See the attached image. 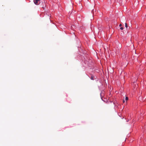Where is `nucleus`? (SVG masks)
<instances>
[{"label":"nucleus","instance_id":"obj_1","mask_svg":"<svg viewBox=\"0 0 146 146\" xmlns=\"http://www.w3.org/2000/svg\"><path fill=\"white\" fill-rule=\"evenodd\" d=\"M40 0H34V2L35 4L37 5H38L40 3Z\"/></svg>","mask_w":146,"mask_h":146},{"label":"nucleus","instance_id":"obj_2","mask_svg":"<svg viewBox=\"0 0 146 146\" xmlns=\"http://www.w3.org/2000/svg\"><path fill=\"white\" fill-rule=\"evenodd\" d=\"M128 100V97H125V100H126V101H127V100Z\"/></svg>","mask_w":146,"mask_h":146},{"label":"nucleus","instance_id":"obj_3","mask_svg":"<svg viewBox=\"0 0 146 146\" xmlns=\"http://www.w3.org/2000/svg\"><path fill=\"white\" fill-rule=\"evenodd\" d=\"M125 27L127 28L128 27V26H127V23H125Z\"/></svg>","mask_w":146,"mask_h":146},{"label":"nucleus","instance_id":"obj_4","mask_svg":"<svg viewBox=\"0 0 146 146\" xmlns=\"http://www.w3.org/2000/svg\"><path fill=\"white\" fill-rule=\"evenodd\" d=\"M91 79L92 80H94V76H91Z\"/></svg>","mask_w":146,"mask_h":146},{"label":"nucleus","instance_id":"obj_5","mask_svg":"<svg viewBox=\"0 0 146 146\" xmlns=\"http://www.w3.org/2000/svg\"><path fill=\"white\" fill-rule=\"evenodd\" d=\"M120 29H121V30H123V27H121L120 28Z\"/></svg>","mask_w":146,"mask_h":146},{"label":"nucleus","instance_id":"obj_6","mask_svg":"<svg viewBox=\"0 0 146 146\" xmlns=\"http://www.w3.org/2000/svg\"><path fill=\"white\" fill-rule=\"evenodd\" d=\"M121 26H122V24H119V27H121Z\"/></svg>","mask_w":146,"mask_h":146},{"label":"nucleus","instance_id":"obj_7","mask_svg":"<svg viewBox=\"0 0 146 146\" xmlns=\"http://www.w3.org/2000/svg\"><path fill=\"white\" fill-rule=\"evenodd\" d=\"M123 102H125V100H123Z\"/></svg>","mask_w":146,"mask_h":146},{"label":"nucleus","instance_id":"obj_8","mask_svg":"<svg viewBox=\"0 0 146 146\" xmlns=\"http://www.w3.org/2000/svg\"><path fill=\"white\" fill-rule=\"evenodd\" d=\"M42 8L44 9V7H42Z\"/></svg>","mask_w":146,"mask_h":146}]
</instances>
